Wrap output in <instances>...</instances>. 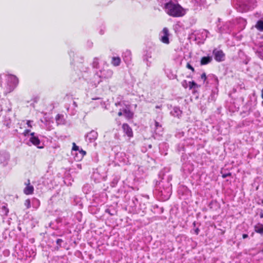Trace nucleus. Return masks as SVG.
I'll use <instances>...</instances> for the list:
<instances>
[{"label":"nucleus","mask_w":263,"mask_h":263,"mask_svg":"<svg viewBox=\"0 0 263 263\" xmlns=\"http://www.w3.org/2000/svg\"><path fill=\"white\" fill-rule=\"evenodd\" d=\"M123 115L128 119L133 118V114L129 110L124 109L123 110Z\"/></svg>","instance_id":"obj_16"},{"label":"nucleus","mask_w":263,"mask_h":263,"mask_svg":"<svg viewBox=\"0 0 263 263\" xmlns=\"http://www.w3.org/2000/svg\"><path fill=\"white\" fill-rule=\"evenodd\" d=\"M248 237V235L247 234H243L242 235V238L243 239L247 238Z\"/></svg>","instance_id":"obj_28"},{"label":"nucleus","mask_w":263,"mask_h":263,"mask_svg":"<svg viewBox=\"0 0 263 263\" xmlns=\"http://www.w3.org/2000/svg\"><path fill=\"white\" fill-rule=\"evenodd\" d=\"M122 128L123 129L124 132L126 134V135L128 137H133V134L132 129L127 124H123L122 125Z\"/></svg>","instance_id":"obj_5"},{"label":"nucleus","mask_w":263,"mask_h":263,"mask_svg":"<svg viewBox=\"0 0 263 263\" xmlns=\"http://www.w3.org/2000/svg\"><path fill=\"white\" fill-rule=\"evenodd\" d=\"M30 132L29 130H25V132H24V135H26L27 134H28L29 133V132Z\"/></svg>","instance_id":"obj_29"},{"label":"nucleus","mask_w":263,"mask_h":263,"mask_svg":"<svg viewBox=\"0 0 263 263\" xmlns=\"http://www.w3.org/2000/svg\"><path fill=\"white\" fill-rule=\"evenodd\" d=\"M213 54L216 61L219 62L224 61L225 54L222 50L215 49L213 50Z\"/></svg>","instance_id":"obj_3"},{"label":"nucleus","mask_w":263,"mask_h":263,"mask_svg":"<svg viewBox=\"0 0 263 263\" xmlns=\"http://www.w3.org/2000/svg\"><path fill=\"white\" fill-rule=\"evenodd\" d=\"M160 40L162 42L168 44L169 43V32L167 28H164L160 33Z\"/></svg>","instance_id":"obj_4"},{"label":"nucleus","mask_w":263,"mask_h":263,"mask_svg":"<svg viewBox=\"0 0 263 263\" xmlns=\"http://www.w3.org/2000/svg\"><path fill=\"white\" fill-rule=\"evenodd\" d=\"M63 242V240H62V239H58L57 240V245H59V246H60V245H61V242Z\"/></svg>","instance_id":"obj_26"},{"label":"nucleus","mask_w":263,"mask_h":263,"mask_svg":"<svg viewBox=\"0 0 263 263\" xmlns=\"http://www.w3.org/2000/svg\"><path fill=\"white\" fill-rule=\"evenodd\" d=\"M260 216L261 218H263V213H261Z\"/></svg>","instance_id":"obj_32"},{"label":"nucleus","mask_w":263,"mask_h":263,"mask_svg":"<svg viewBox=\"0 0 263 263\" xmlns=\"http://www.w3.org/2000/svg\"><path fill=\"white\" fill-rule=\"evenodd\" d=\"M186 67L189 69H191L193 72H194L195 71L194 70V68L193 67V66L189 63H187V65H186Z\"/></svg>","instance_id":"obj_20"},{"label":"nucleus","mask_w":263,"mask_h":263,"mask_svg":"<svg viewBox=\"0 0 263 263\" xmlns=\"http://www.w3.org/2000/svg\"><path fill=\"white\" fill-rule=\"evenodd\" d=\"M80 152L84 156L86 154V152L81 149Z\"/></svg>","instance_id":"obj_27"},{"label":"nucleus","mask_w":263,"mask_h":263,"mask_svg":"<svg viewBox=\"0 0 263 263\" xmlns=\"http://www.w3.org/2000/svg\"><path fill=\"white\" fill-rule=\"evenodd\" d=\"M255 231L257 233L262 234L263 233V225L258 224L255 227Z\"/></svg>","instance_id":"obj_13"},{"label":"nucleus","mask_w":263,"mask_h":263,"mask_svg":"<svg viewBox=\"0 0 263 263\" xmlns=\"http://www.w3.org/2000/svg\"><path fill=\"white\" fill-rule=\"evenodd\" d=\"M175 109V110H176V108H175V109ZM176 109H177V108H176ZM177 110H178V112H179L180 113H181V111H180L179 109H177Z\"/></svg>","instance_id":"obj_34"},{"label":"nucleus","mask_w":263,"mask_h":263,"mask_svg":"<svg viewBox=\"0 0 263 263\" xmlns=\"http://www.w3.org/2000/svg\"><path fill=\"white\" fill-rule=\"evenodd\" d=\"M231 174L230 173H227V174H224L222 175V177L223 178H225L228 176H231Z\"/></svg>","instance_id":"obj_24"},{"label":"nucleus","mask_w":263,"mask_h":263,"mask_svg":"<svg viewBox=\"0 0 263 263\" xmlns=\"http://www.w3.org/2000/svg\"><path fill=\"white\" fill-rule=\"evenodd\" d=\"M119 116H121L122 115H123V111H119L118 114Z\"/></svg>","instance_id":"obj_30"},{"label":"nucleus","mask_w":263,"mask_h":263,"mask_svg":"<svg viewBox=\"0 0 263 263\" xmlns=\"http://www.w3.org/2000/svg\"><path fill=\"white\" fill-rule=\"evenodd\" d=\"M262 104H263V101H262Z\"/></svg>","instance_id":"obj_38"},{"label":"nucleus","mask_w":263,"mask_h":263,"mask_svg":"<svg viewBox=\"0 0 263 263\" xmlns=\"http://www.w3.org/2000/svg\"><path fill=\"white\" fill-rule=\"evenodd\" d=\"M107 76L106 77V78H110L112 75V71L110 70H108L107 71Z\"/></svg>","instance_id":"obj_21"},{"label":"nucleus","mask_w":263,"mask_h":263,"mask_svg":"<svg viewBox=\"0 0 263 263\" xmlns=\"http://www.w3.org/2000/svg\"><path fill=\"white\" fill-rule=\"evenodd\" d=\"M106 212H107V213H109V212L108 210H106Z\"/></svg>","instance_id":"obj_35"},{"label":"nucleus","mask_w":263,"mask_h":263,"mask_svg":"<svg viewBox=\"0 0 263 263\" xmlns=\"http://www.w3.org/2000/svg\"><path fill=\"white\" fill-rule=\"evenodd\" d=\"M256 28L259 31H263V21L259 20L258 21L256 24L255 25Z\"/></svg>","instance_id":"obj_14"},{"label":"nucleus","mask_w":263,"mask_h":263,"mask_svg":"<svg viewBox=\"0 0 263 263\" xmlns=\"http://www.w3.org/2000/svg\"><path fill=\"white\" fill-rule=\"evenodd\" d=\"M212 60V57L208 56V57H203L201 58L200 61V64L201 65H204L210 63Z\"/></svg>","instance_id":"obj_8"},{"label":"nucleus","mask_w":263,"mask_h":263,"mask_svg":"<svg viewBox=\"0 0 263 263\" xmlns=\"http://www.w3.org/2000/svg\"><path fill=\"white\" fill-rule=\"evenodd\" d=\"M261 97L263 99V88H262V89L261 90Z\"/></svg>","instance_id":"obj_31"},{"label":"nucleus","mask_w":263,"mask_h":263,"mask_svg":"<svg viewBox=\"0 0 263 263\" xmlns=\"http://www.w3.org/2000/svg\"><path fill=\"white\" fill-rule=\"evenodd\" d=\"M7 80L9 82L7 85L3 86L2 84H1L2 87H3L6 93H9L12 91L18 83L17 78L13 75L8 76Z\"/></svg>","instance_id":"obj_2"},{"label":"nucleus","mask_w":263,"mask_h":263,"mask_svg":"<svg viewBox=\"0 0 263 263\" xmlns=\"http://www.w3.org/2000/svg\"><path fill=\"white\" fill-rule=\"evenodd\" d=\"M197 86V84L194 81L189 82V86L190 89H192V88L196 87Z\"/></svg>","instance_id":"obj_17"},{"label":"nucleus","mask_w":263,"mask_h":263,"mask_svg":"<svg viewBox=\"0 0 263 263\" xmlns=\"http://www.w3.org/2000/svg\"><path fill=\"white\" fill-rule=\"evenodd\" d=\"M32 123V121L28 120L27 121V124L28 126L31 128L32 127V125H31Z\"/></svg>","instance_id":"obj_23"},{"label":"nucleus","mask_w":263,"mask_h":263,"mask_svg":"<svg viewBox=\"0 0 263 263\" xmlns=\"http://www.w3.org/2000/svg\"><path fill=\"white\" fill-rule=\"evenodd\" d=\"M201 79L203 80L204 82L206 80V76L205 73L204 72L201 75Z\"/></svg>","instance_id":"obj_22"},{"label":"nucleus","mask_w":263,"mask_h":263,"mask_svg":"<svg viewBox=\"0 0 263 263\" xmlns=\"http://www.w3.org/2000/svg\"><path fill=\"white\" fill-rule=\"evenodd\" d=\"M0 212L2 215H5V216L7 215V214L9 212V210L7 208V205H2V207L1 208Z\"/></svg>","instance_id":"obj_12"},{"label":"nucleus","mask_w":263,"mask_h":263,"mask_svg":"<svg viewBox=\"0 0 263 263\" xmlns=\"http://www.w3.org/2000/svg\"><path fill=\"white\" fill-rule=\"evenodd\" d=\"M182 86L184 87V88H186L187 87V82L186 81L184 80L182 82Z\"/></svg>","instance_id":"obj_25"},{"label":"nucleus","mask_w":263,"mask_h":263,"mask_svg":"<svg viewBox=\"0 0 263 263\" xmlns=\"http://www.w3.org/2000/svg\"><path fill=\"white\" fill-rule=\"evenodd\" d=\"M160 107H160V106H156V108H160Z\"/></svg>","instance_id":"obj_33"},{"label":"nucleus","mask_w":263,"mask_h":263,"mask_svg":"<svg viewBox=\"0 0 263 263\" xmlns=\"http://www.w3.org/2000/svg\"><path fill=\"white\" fill-rule=\"evenodd\" d=\"M261 202L263 204V198L261 200Z\"/></svg>","instance_id":"obj_37"},{"label":"nucleus","mask_w":263,"mask_h":263,"mask_svg":"<svg viewBox=\"0 0 263 263\" xmlns=\"http://www.w3.org/2000/svg\"><path fill=\"white\" fill-rule=\"evenodd\" d=\"M72 150L73 151H78L79 150V146H77L75 143H73L72 144Z\"/></svg>","instance_id":"obj_19"},{"label":"nucleus","mask_w":263,"mask_h":263,"mask_svg":"<svg viewBox=\"0 0 263 263\" xmlns=\"http://www.w3.org/2000/svg\"><path fill=\"white\" fill-rule=\"evenodd\" d=\"M31 203V200L29 199H28L26 200L25 204L27 208H29L31 207V205H30Z\"/></svg>","instance_id":"obj_18"},{"label":"nucleus","mask_w":263,"mask_h":263,"mask_svg":"<svg viewBox=\"0 0 263 263\" xmlns=\"http://www.w3.org/2000/svg\"><path fill=\"white\" fill-rule=\"evenodd\" d=\"M155 130L156 134H158L159 135H160L162 132V126L160 124H159V122L157 121L155 122Z\"/></svg>","instance_id":"obj_9"},{"label":"nucleus","mask_w":263,"mask_h":263,"mask_svg":"<svg viewBox=\"0 0 263 263\" xmlns=\"http://www.w3.org/2000/svg\"><path fill=\"white\" fill-rule=\"evenodd\" d=\"M121 60L119 57H113L112 58L111 63L115 66H117L120 65Z\"/></svg>","instance_id":"obj_10"},{"label":"nucleus","mask_w":263,"mask_h":263,"mask_svg":"<svg viewBox=\"0 0 263 263\" xmlns=\"http://www.w3.org/2000/svg\"><path fill=\"white\" fill-rule=\"evenodd\" d=\"M31 203L33 208H37L39 206L40 202L37 198H32Z\"/></svg>","instance_id":"obj_15"},{"label":"nucleus","mask_w":263,"mask_h":263,"mask_svg":"<svg viewBox=\"0 0 263 263\" xmlns=\"http://www.w3.org/2000/svg\"><path fill=\"white\" fill-rule=\"evenodd\" d=\"M198 229H197V230H196V234H198Z\"/></svg>","instance_id":"obj_36"},{"label":"nucleus","mask_w":263,"mask_h":263,"mask_svg":"<svg viewBox=\"0 0 263 263\" xmlns=\"http://www.w3.org/2000/svg\"><path fill=\"white\" fill-rule=\"evenodd\" d=\"M161 6L166 13L172 17H181L186 13V11L179 4L172 1L162 4Z\"/></svg>","instance_id":"obj_1"},{"label":"nucleus","mask_w":263,"mask_h":263,"mask_svg":"<svg viewBox=\"0 0 263 263\" xmlns=\"http://www.w3.org/2000/svg\"><path fill=\"white\" fill-rule=\"evenodd\" d=\"M27 186L24 189V192L26 195H30L31 194L34 190V188L33 186L31 185L30 184V180H27V183H26Z\"/></svg>","instance_id":"obj_7"},{"label":"nucleus","mask_w":263,"mask_h":263,"mask_svg":"<svg viewBox=\"0 0 263 263\" xmlns=\"http://www.w3.org/2000/svg\"><path fill=\"white\" fill-rule=\"evenodd\" d=\"M34 133H32L31 134V135L32 136V137L30 139V141L33 145L36 146L38 148H42L43 147L39 146V144H40V140H39V139L37 137H35L34 136Z\"/></svg>","instance_id":"obj_6"},{"label":"nucleus","mask_w":263,"mask_h":263,"mask_svg":"<svg viewBox=\"0 0 263 263\" xmlns=\"http://www.w3.org/2000/svg\"><path fill=\"white\" fill-rule=\"evenodd\" d=\"M97 136V133L95 131H91L87 135V137H88L91 140H94L96 139Z\"/></svg>","instance_id":"obj_11"}]
</instances>
